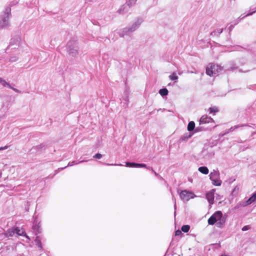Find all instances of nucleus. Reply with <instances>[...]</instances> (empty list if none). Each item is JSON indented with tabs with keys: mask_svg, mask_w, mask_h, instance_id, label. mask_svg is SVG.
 Returning a JSON list of instances; mask_svg holds the SVG:
<instances>
[{
	"mask_svg": "<svg viewBox=\"0 0 256 256\" xmlns=\"http://www.w3.org/2000/svg\"><path fill=\"white\" fill-rule=\"evenodd\" d=\"M14 228L16 234H17L18 236H26V233L22 228H20L19 227H16Z\"/></svg>",
	"mask_w": 256,
	"mask_h": 256,
	"instance_id": "17",
	"label": "nucleus"
},
{
	"mask_svg": "<svg viewBox=\"0 0 256 256\" xmlns=\"http://www.w3.org/2000/svg\"><path fill=\"white\" fill-rule=\"evenodd\" d=\"M168 92V90L166 88L160 89L159 90V94L162 96H167Z\"/></svg>",
	"mask_w": 256,
	"mask_h": 256,
	"instance_id": "27",
	"label": "nucleus"
},
{
	"mask_svg": "<svg viewBox=\"0 0 256 256\" xmlns=\"http://www.w3.org/2000/svg\"><path fill=\"white\" fill-rule=\"evenodd\" d=\"M124 6H124V5L122 6V7H121L119 10H118V12L120 13H121V12H122V11H124Z\"/></svg>",
	"mask_w": 256,
	"mask_h": 256,
	"instance_id": "43",
	"label": "nucleus"
},
{
	"mask_svg": "<svg viewBox=\"0 0 256 256\" xmlns=\"http://www.w3.org/2000/svg\"><path fill=\"white\" fill-rule=\"evenodd\" d=\"M206 198L210 204L214 202V193L212 192H209L206 194Z\"/></svg>",
	"mask_w": 256,
	"mask_h": 256,
	"instance_id": "13",
	"label": "nucleus"
},
{
	"mask_svg": "<svg viewBox=\"0 0 256 256\" xmlns=\"http://www.w3.org/2000/svg\"><path fill=\"white\" fill-rule=\"evenodd\" d=\"M173 200H174V209H176V198H174Z\"/></svg>",
	"mask_w": 256,
	"mask_h": 256,
	"instance_id": "47",
	"label": "nucleus"
},
{
	"mask_svg": "<svg viewBox=\"0 0 256 256\" xmlns=\"http://www.w3.org/2000/svg\"><path fill=\"white\" fill-rule=\"evenodd\" d=\"M222 216V213L221 211L216 212L208 219V224L210 225H214L217 221L218 218H220Z\"/></svg>",
	"mask_w": 256,
	"mask_h": 256,
	"instance_id": "6",
	"label": "nucleus"
},
{
	"mask_svg": "<svg viewBox=\"0 0 256 256\" xmlns=\"http://www.w3.org/2000/svg\"><path fill=\"white\" fill-rule=\"evenodd\" d=\"M138 163L134 162H126V166L130 168H138Z\"/></svg>",
	"mask_w": 256,
	"mask_h": 256,
	"instance_id": "28",
	"label": "nucleus"
},
{
	"mask_svg": "<svg viewBox=\"0 0 256 256\" xmlns=\"http://www.w3.org/2000/svg\"><path fill=\"white\" fill-rule=\"evenodd\" d=\"M14 234H16V232L14 228L8 230L6 234V236L8 237L12 236Z\"/></svg>",
	"mask_w": 256,
	"mask_h": 256,
	"instance_id": "24",
	"label": "nucleus"
},
{
	"mask_svg": "<svg viewBox=\"0 0 256 256\" xmlns=\"http://www.w3.org/2000/svg\"><path fill=\"white\" fill-rule=\"evenodd\" d=\"M206 152V150H202V154H204Z\"/></svg>",
	"mask_w": 256,
	"mask_h": 256,
	"instance_id": "49",
	"label": "nucleus"
},
{
	"mask_svg": "<svg viewBox=\"0 0 256 256\" xmlns=\"http://www.w3.org/2000/svg\"><path fill=\"white\" fill-rule=\"evenodd\" d=\"M193 135V132H186L180 138L179 142H182L186 141L188 138H191Z\"/></svg>",
	"mask_w": 256,
	"mask_h": 256,
	"instance_id": "12",
	"label": "nucleus"
},
{
	"mask_svg": "<svg viewBox=\"0 0 256 256\" xmlns=\"http://www.w3.org/2000/svg\"><path fill=\"white\" fill-rule=\"evenodd\" d=\"M248 126V124H238L236 126H232L227 132H226L224 134H228L229 132H231L234 131V130L238 129L240 128L243 127V126Z\"/></svg>",
	"mask_w": 256,
	"mask_h": 256,
	"instance_id": "18",
	"label": "nucleus"
},
{
	"mask_svg": "<svg viewBox=\"0 0 256 256\" xmlns=\"http://www.w3.org/2000/svg\"><path fill=\"white\" fill-rule=\"evenodd\" d=\"M182 234V231L180 230H177L175 232V235L176 236H180Z\"/></svg>",
	"mask_w": 256,
	"mask_h": 256,
	"instance_id": "42",
	"label": "nucleus"
},
{
	"mask_svg": "<svg viewBox=\"0 0 256 256\" xmlns=\"http://www.w3.org/2000/svg\"><path fill=\"white\" fill-rule=\"evenodd\" d=\"M194 128H195V123L194 122L191 121L188 122V127H187V129H188V131H189V132L192 131L194 129Z\"/></svg>",
	"mask_w": 256,
	"mask_h": 256,
	"instance_id": "23",
	"label": "nucleus"
},
{
	"mask_svg": "<svg viewBox=\"0 0 256 256\" xmlns=\"http://www.w3.org/2000/svg\"><path fill=\"white\" fill-rule=\"evenodd\" d=\"M214 152H212L210 153L209 154V156H208V158H210V157H212V156L214 155Z\"/></svg>",
	"mask_w": 256,
	"mask_h": 256,
	"instance_id": "46",
	"label": "nucleus"
},
{
	"mask_svg": "<svg viewBox=\"0 0 256 256\" xmlns=\"http://www.w3.org/2000/svg\"><path fill=\"white\" fill-rule=\"evenodd\" d=\"M18 60V57L17 56H12L10 58V62H13Z\"/></svg>",
	"mask_w": 256,
	"mask_h": 256,
	"instance_id": "34",
	"label": "nucleus"
},
{
	"mask_svg": "<svg viewBox=\"0 0 256 256\" xmlns=\"http://www.w3.org/2000/svg\"><path fill=\"white\" fill-rule=\"evenodd\" d=\"M9 88L13 90L16 92L20 93V92H21L20 90H18V89L16 88H14V87L12 86H10V87Z\"/></svg>",
	"mask_w": 256,
	"mask_h": 256,
	"instance_id": "40",
	"label": "nucleus"
},
{
	"mask_svg": "<svg viewBox=\"0 0 256 256\" xmlns=\"http://www.w3.org/2000/svg\"><path fill=\"white\" fill-rule=\"evenodd\" d=\"M8 146H7L2 147H0V150H6L8 148Z\"/></svg>",
	"mask_w": 256,
	"mask_h": 256,
	"instance_id": "44",
	"label": "nucleus"
},
{
	"mask_svg": "<svg viewBox=\"0 0 256 256\" xmlns=\"http://www.w3.org/2000/svg\"><path fill=\"white\" fill-rule=\"evenodd\" d=\"M11 16V8L6 7L0 16V30L7 28L10 26V18Z\"/></svg>",
	"mask_w": 256,
	"mask_h": 256,
	"instance_id": "1",
	"label": "nucleus"
},
{
	"mask_svg": "<svg viewBox=\"0 0 256 256\" xmlns=\"http://www.w3.org/2000/svg\"><path fill=\"white\" fill-rule=\"evenodd\" d=\"M143 20L142 18H138L136 21L132 24L131 27L130 28H124L123 32L126 34H129L130 32H132L136 30V29H137L142 22Z\"/></svg>",
	"mask_w": 256,
	"mask_h": 256,
	"instance_id": "4",
	"label": "nucleus"
},
{
	"mask_svg": "<svg viewBox=\"0 0 256 256\" xmlns=\"http://www.w3.org/2000/svg\"><path fill=\"white\" fill-rule=\"evenodd\" d=\"M250 226L246 225V226H243V228H242V231H246V230H250Z\"/></svg>",
	"mask_w": 256,
	"mask_h": 256,
	"instance_id": "38",
	"label": "nucleus"
},
{
	"mask_svg": "<svg viewBox=\"0 0 256 256\" xmlns=\"http://www.w3.org/2000/svg\"><path fill=\"white\" fill-rule=\"evenodd\" d=\"M88 160H80L78 162H76V161H72V162H70L68 164L67 166H65L64 168H60V169L61 170L64 169V168H66L67 166H72L74 164H80L82 162H87Z\"/></svg>",
	"mask_w": 256,
	"mask_h": 256,
	"instance_id": "20",
	"label": "nucleus"
},
{
	"mask_svg": "<svg viewBox=\"0 0 256 256\" xmlns=\"http://www.w3.org/2000/svg\"><path fill=\"white\" fill-rule=\"evenodd\" d=\"M94 158H97V159H100L102 158V155L98 153L96 154L94 156Z\"/></svg>",
	"mask_w": 256,
	"mask_h": 256,
	"instance_id": "37",
	"label": "nucleus"
},
{
	"mask_svg": "<svg viewBox=\"0 0 256 256\" xmlns=\"http://www.w3.org/2000/svg\"><path fill=\"white\" fill-rule=\"evenodd\" d=\"M241 48V47L239 46H234L232 48V49L231 50L232 51H234V50H239Z\"/></svg>",
	"mask_w": 256,
	"mask_h": 256,
	"instance_id": "39",
	"label": "nucleus"
},
{
	"mask_svg": "<svg viewBox=\"0 0 256 256\" xmlns=\"http://www.w3.org/2000/svg\"><path fill=\"white\" fill-rule=\"evenodd\" d=\"M136 1L137 0H128L126 1V4L130 8L135 4Z\"/></svg>",
	"mask_w": 256,
	"mask_h": 256,
	"instance_id": "29",
	"label": "nucleus"
},
{
	"mask_svg": "<svg viewBox=\"0 0 256 256\" xmlns=\"http://www.w3.org/2000/svg\"><path fill=\"white\" fill-rule=\"evenodd\" d=\"M218 65L212 64L210 67L206 68V74L210 76H212L214 74H218Z\"/></svg>",
	"mask_w": 256,
	"mask_h": 256,
	"instance_id": "7",
	"label": "nucleus"
},
{
	"mask_svg": "<svg viewBox=\"0 0 256 256\" xmlns=\"http://www.w3.org/2000/svg\"><path fill=\"white\" fill-rule=\"evenodd\" d=\"M190 229V226L188 224L182 226L181 228L182 231L184 232H188L189 231Z\"/></svg>",
	"mask_w": 256,
	"mask_h": 256,
	"instance_id": "31",
	"label": "nucleus"
},
{
	"mask_svg": "<svg viewBox=\"0 0 256 256\" xmlns=\"http://www.w3.org/2000/svg\"><path fill=\"white\" fill-rule=\"evenodd\" d=\"M223 32V28H217L210 32L212 37H218Z\"/></svg>",
	"mask_w": 256,
	"mask_h": 256,
	"instance_id": "15",
	"label": "nucleus"
},
{
	"mask_svg": "<svg viewBox=\"0 0 256 256\" xmlns=\"http://www.w3.org/2000/svg\"><path fill=\"white\" fill-rule=\"evenodd\" d=\"M169 78L172 80H174L178 79V76H176V74L174 72L169 76Z\"/></svg>",
	"mask_w": 256,
	"mask_h": 256,
	"instance_id": "32",
	"label": "nucleus"
},
{
	"mask_svg": "<svg viewBox=\"0 0 256 256\" xmlns=\"http://www.w3.org/2000/svg\"><path fill=\"white\" fill-rule=\"evenodd\" d=\"M34 242H35L36 245L37 246V247L38 248V250L40 252L43 251L44 249H43V248H42V242H41V238H40V236H36V238L34 240Z\"/></svg>",
	"mask_w": 256,
	"mask_h": 256,
	"instance_id": "14",
	"label": "nucleus"
},
{
	"mask_svg": "<svg viewBox=\"0 0 256 256\" xmlns=\"http://www.w3.org/2000/svg\"><path fill=\"white\" fill-rule=\"evenodd\" d=\"M138 168H144L149 170V167H147L144 164H138Z\"/></svg>",
	"mask_w": 256,
	"mask_h": 256,
	"instance_id": "36",
	"label": "nucleus"
},
{
	"mask_svg": "<svg viewBox=\"0 0 256 256\" xmlns=\"http://www.w3.org/2000/svg\"><path fill=\"white\" fill-rule=\"evenodd\" d=\"M234 26L235 25L234 24V25L231 24H230V26L226 28H225V29H227L228 30V38L227 41H228V40L230 39V36H231V32Z\"/></svg>",
	"mask_w": 256,
	"mask_h": 256,
	"instance_id": "26",
	"label": "nucleus"
},
{
	"mask_svg": "<svg viewBox=\"0 0 256 256\" xmlns=\"http://www.w3.org/2000/svg\"><path fill=\"white\" fill-rule=\"evenodd\" d=\"M210 122H214V120L212 118H211L210 116H208L207 115L202 116L200 120V124L209 123Z\"/></svg>",
	"mask_w": 256,
	"mask_h": 256,
	"instance_id": "10",
	"label": "nucleus"
},
{
	"mask_svg": "<svg viewBox=\"0 0 256 256\" xmlns=\"http://www.w3.org/2000/svg\"><path fill=\"white\" fill-rule=\"evenodd\" d=\"M20 47L16 46V45H14V46H10V44L6 48V51L8 52L9 50H10L12 52H14L16 50L18 51L17 53H20V49L19 48Z\"/></svg>",
	"mask_w": 256,
	"mask_h": 256,
	"instance_id": "16",
	"label": "nucleus"
},
{
	"mask_svg": "<svg viewBox=\"0 0 256 256\" xmlns=\"http://www.w3.org/2000/svg\"><path fill=\"white\" fill-rule=\"evenodd\" d=\"M78 44L75 40H70L67 44V51L70 56H76L78 54Z\"/></svg>",
	"mask_w": 256,
	"mask_h": 256,
	"instance_id": "2",
	"label": "nucleus"
},
{
	"mask_svg": "<svg viewBox=\"0 0 256 256\" xmlns=\"http://www.w3.org/2000/svg\"><path fill=\"white\" fill-rule=\"evenodd\" d=\"M198 170L204 174H208L209 170L208 168L206 166H200L198 168Z\"/></svg>",
	"mask_w": 256,
	"mask_h": 256,
	"instance_id": "22",
	"label": "nucleus"
},
{
	"mask_svg": "<svg viewBox=\"0 0 256 256\" xmlns=\"http://www.w3.org/2000/svg\"><path fill=\"white\" fill-rule=\"evenodd\" d=\"M216 225L218 227L220 228L225 222V218L222 216L220 218H218Z\"/></svg>",
	"mask_w": 256,
	"mask_h": 256,
	"instance_id": "25",
	"label": "nucleus"
},
{
	"mask_svg": "<svg viewBox=\"0 0 256 256\" xmlns=\"http://www.w3.org/2000/svg\"><path fill=\"white\" fill-rule=\"evenodd\" d=\"M10 46L16 45V46L20 47L21 43V38L19 36H13L10 40Z\"/></svg>",
	"mask_w": 256,
	"mask_h": 256,
	"instance_id": "8",
	"label": "nucleus"
},
{
	"mask_svg": "<svg viewBox=\"0 0 256 256\" xmlns=\"http://www.w3.org/2000/svg\"><path fill=\"white\" fill-rule=\"evenodd\" d=\"M238 186H236L234 190H232V194L233 195V196H236L238 192Z\"/></svg>",
	"mask_w": 256,
	"mask_h": 256,
	"instance_id": "35",
	"label": "nucleus"
},
{
	"mask_svg": "<svg viewBox=\"0 0 256 256\" xmlns=\"http://www.w3.org/2000/svg\"><path fill=\"white\" fill-rule=\"evenodd\" d=\"M209 176L213 185L216 186H220L221 185L222 181L220 178V172L218 170H213L210 173Z\"/></svg>",
	"mask_w": 256,
	"mask_h": 256,
	"instance_id": "3",
	"label": "nucleus"
},
{
	"mask_svg": "<svg viewBox=\"0 0 256 256\" xmlns=\"http://www.w3.org/2000/svg\"><path fill=\"white\" fill-rule=\"evenodd\" d=\"M232 70H234L237 68L236 66H232L230 68Z\"/></svg>",
	"mask_w": 256,
	"mask_h": 256,
	"instance_id": "48",
	"label": "nucleus"
},
{
	"mask_svg": "<svg viewBox=\"0 0 256 256\" xmlns=\"http://www.w3.org/2000/svg\"><path fill=\"white\" fill-rule=\"evenodd\" d=\"M256 10V8H255V10Z\"/></svg>",
	"mask_w": 256,
	"mask_h": 256,
	"instance_id": "50",
	"label": "nucleus"
},
{
	"mask_svg": "<svg viewBox=\"0 0 256 256\" xmlns=\"http://www.w3.org/2000/svg\"><path fill=\"white\" fill-rule=\"evenodd\" d=\"M40 222H38L37 220H34L33 222L32 230L35 234H39L41 232L40 226Z\"/></svg>",
	"mask_w": 256,
	"mask_h": 256,
	"instance_id": "9",
	"label": "nucleus"
},
{
	"mask_svg": "<svg viewBox=\"0 0 256 256\" xmlns=\"http://www.w3.org/2000/svg\"><path fill=\"white\" fill-rule=\"evenodd\" d=\"M256 12V10H254L251 12H250V13H248L247 14H246V16H240L238 18V20H236L234 21V25H236L238 24L239 23V22L240 21V20H242V19H243L244 18H245L246 16H251L252 14H253L254 12Z\"/></svg>",
	"mask_w": 256,
	"mask_h": 256,
	"instance_id": "19",
	"label": "nucleus"
},
{
	"mask_svg": "<svg viewBox=\"0 0 256 256\" xmlns=\"http://www.w3.org/2000/svg\"><path fill=\"white\" fill-rule=\"evenodd\" d=\"M129 94H130V90L128 88H126L124 92V96L122 97L123 100H124L126 102H127L128 101Z\"/></svg>",
	"mask_w": 256,
	"mask_h": 256,
	"instance_id": "21",
	"label": "nucleus"
},
{
	"mask_svg": "<svg viewBox=\"0 0 256 256\" xmlns=\"http://www.w3.org/2000/svg\"><path fill=\"white\" fill-rule=\"evenodd\" d=\"M0 84H2L4 86H8V88L10 87V84L1 78H0Z\"/></svg>",
	"mask_w": 256,
	"mask_h": 256,
	"instance_id": "30",
	"label": "nucleus"
},
{
	"mask_svg": "<svg viewBox=\"0 0 256 256\" xmlns=\"http://www.w3.org/2000/svg\"><path fill=\"white\" fill-rule=\"evenodd\" d=\"M106 165H107V166H122V164H105Z\"/></svg>",
	"mask_w": 256,
	"mask_h": 256,
	"instance_id": "45",
	"label": "nucleus"
},
{
	"mask_svg": "<svg viewBox=\"0 0 256 256\" xmlns=\"http://www.w3.org/2000/svg\"><path fill=\"white\" fill-rule=\"evenodd\" d=\"M149 170H151L152 171V172L155 174V176H160L158 174H157L154 170L153 168H152V167H149Z\"/></svg>",
	"mask_w": 256,
	"mask_h": 256,
	"instance_id": "41",
	"label": "nucleus"
},
{
	"mask_svg": "<svg viewBox=\"0 0 256 256\" xmlns=\"http://www.w3.org/2000/svg\"><path fill=\"white\" fill-rule=\"evenodd\" d=\"M180 196L184 202H188L190 199L196 197V195L192 192L188 190H183L180 193Z\"/></svg>",
	"mask_w": 256,
	"mask_h": 256,
	"instance_id": "5",
	"label": "nucleus"
},
{
	"mask_svg": "<svg viewBox=\"0 0 256 256\" xmlns=\"http://www.w3.org/2000/svg\"><path fill=\"white\" fill-rule=\"evenodd\" d=\"M218 108L216 106L210 107L209 108L210 113H213V112L215 113V112H218Z\"/></svg>",
	"mask_w": 256,
	"mask_h": 256,
	"instance_id": "33",
	"label": "nucleus"
},
{
	"mask_svg": "<svg viewBox=\"0 0 256 256\" xmlns=\"http://www.w3.org/2000/svg\"><path fill=\"white\" fill-rule=\"evenodd\" d=\"M256 200V192L254 193L246 201L243 202L242 206H246L250 204Z\"/></svg>",
	"mask_w": 256,
	"mask_h": 256,
	"instance_id": "11",
	"label": "nucleus"
}]
</instances>
